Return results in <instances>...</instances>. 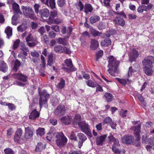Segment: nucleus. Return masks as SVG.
<instances>
[{"mask_svg":"<svg viewBox=\"0 0 154 154\" xmlns=\"http://www.w3.org/2000/svg\"><path fill=\"white\" fill-rule=\"evenodd\" d=\"M22 133V131L21 128L17 129L14 137V140L15 142H17L19 141Z\"/></svg>","mask_w":154,"mask_h":154,"instance_id":"4be33fe9","label":"nucleus"},{"mask_svg":"<svg viewBox=\"0 0 154 154\" xmlns=\"http://www.w3.org/2000/svg\"><path fill=\"white\" fill-rule=\"evenodd\" d=\"M57 41L59 44L64 45H67L68 44V41L66 38H60L58 39Z\"/></svg>","mask_w":154,"mask_h":154,"instance_id":"2f4dec72","label":"nucleus"},{"mask_svg":"<svg viewBox=\"0 0 154 154\" xmlns=\"http://www.w3.org/2000/svg\"><path fill=\"white\" fill-rule=\"evenodd\" d=\"M62 69L66 72H71L74 71L75 70V69H72L70 68H67L65 67H63L61 68Z\"/></svg>","mask_w":154,"mask_h":154,"instance_id":"6e6d98bb","label":"nucleus"},{"mask_svg":"<svg viewBox=\"0 0 154 154\" xmlns=\"http://www.w3.org/2000/svg\"><path fill=\"white\" fill-rule=\"evenodd\" d=\"M27 28V26L25 24H22L18 26L17 30L18 32H23Z\"/></svg>","mask_w":154,"mask_h":154,"instance_id":"79ce46f5","label":"nucleus"},{"mask_svg":"<svg viewBox=\"0 0 154 154\" xmlns=\"http://www.w3.org/2000/svg\"><path fill=\"white\" fill-rule=\"evenodd\" d=\"M42 42L47 45L49 43V38L47 35L45 34L43 35L42 39Z\"/></svg>","mask_w":154,"mask_h":154,"instance_id":"de8ad7c7","label":"nucleus"},{"mask_svg":"<svg viewBox=\"0 0 154 154\" xmlns=\"http://www.w3.org/2000/svg\"><path fill=\"white\" fill-rule=\"evenodd\" d=\"M148 138V136L146 134H144L143 135L142 137V142L143 143H146Z\"/></svg>","mask_w":154,"mask_h":154,"instance_id":"338daca9","label":"nucleus"},{"mask_svg":"<svg viewBox=\"0 0 154 154\" xmlns=\"http://www.w3.org/2000/svg\"><path fill=\"white\" fill-rule=\"evenodd\" d=\"M39 14L42 18H47L49 16L50 12L48 9L44 8L39 11Z\"/></svg>","mask_w":154,"mask_h":154,"instance_id":"ddd939ff","label":"nucleus"},{"mask_svg":"<svg viewBox=\"0 0 154 154\" xmlns=\"http://www.w3.org/2000/svg\"><path fill=\"white\" fill-rule=\"evenodd\" d=\"M21 9L24 15L26 17H29L30 19H34L35 18L34 12L32 9L29 6H22Z\"/></svg>","mask_w":154,"mask_h":154,"instance_id":"7ed1b4c3","label":"nucleus"},{"mask_svg":"<svg viewBox=\"0 0 154 154\" xmlns=\"http://www.w3.org/2000/svg\"><path fill=\"white\" fill-rule=\"evenodd\" d=\"M64 63L66 64V66L72 69H75V70H76V68L73 67L72 61L70 59L65 60Z\"/></svg>","mask_w":154,"mask_h":154,"instance_id":"473e14b6","label":"nucleus"},{"mask_svg":"<svg viewBox=\"0 0 154 154\" xmlns=\"http://www.w3.org/2000/svg\"><path fill=\"white\" fill-rule=\"evenodd\" d=\"M104 96L106 98V101L107 102L111 101L113 99V97L112 95L109 93H105Z\"/></svg>","mask_w":154,"mask_h":154,"instance_id":"c9c22d12","label":"nucleus"},{"mask_svg":"<svg viewBox=\"0 0 154 154\" xmlns=\"http://www.w3.org/2000/svg\"><path fill=\"white\" fill-rule=\"evenodd\" d=\"M70 138L72 140H77L76 135L73 131L71 132L70 135Z\"/></svg>","mask_w":154,"mask_h":154,"instance_id":"e2e57ef3","label":"nucleus"},{"mask_svg":"<svg viewBox=\"0 0 154 154\" xmlns=\"http://www.w3.org/2000/svg\"><path fill=\"white\" fill-rule=\"evenodd\" d=\"M72 119L71 116H67L61 118V120L62 123L66 125H68L70 124Z\"/></svg>","mask_w":154,"mask_h":154,"instance_id":"412c9836","label":"nucleus"},{"mask_svg":"<svg viewBox=\"0 0 154 154\" xmlns=\"http://www.w3.org/2000/svg\"><path fill=\"white\" fill-rule=\"evenodd\" d=\"M137 11L140 13H142L144 11H147L146 6L144 5H142L140 6L137 9Z\"/></svg>","mask_w":154,"mask_h":154,"instance_id":"72a5a7b5","label":"nucleus"},{"mask_svg":"<svg viewBox=\"0 0 154 154\" xmlns=\"http://www.w3.org/2000/svg\"><path fill=\"white\" fill-rule=\"evenodd\" d=\"M55 142L57 145L59 147L64 146L67 143V139L64 134L61 132L55 134Z\"/></svg>","mask_w":154,"mask_h":154,"instance_id":"f03ea898","label":"nucleus"},{"mask_svg":"<svg viewBox=\"0 0 154 154\" xmlns=\"http://www.w3.org/2000/svg\"><path fill=\"white\" fill-rule=\"evenodd\" d=\"M63 47L61 45H58L54 47V50L56 53L60 54L63 52Z\"/></svg>","mask_w":154,"mask_h":154,"instance_id":"a878e982","label":"nucleus"},{"mask_svg":"<svg viewBox=\"0 0 154 154\" xmlns=\"http://www.w3.org/2000/svg\"><path fill=\"white\" fill-rule=\"evenodd\" d=\"M104 124L110 125L113 129L115 128L116 125L113 123L112 119L109 117H107L105 118L103 120Z\"/></svg>","mask_w":154,"mask_h":154,"instance_id":"4468645a","label":"nucleus"},{"mask_svg":"<svg viewBox=\"0 0 154 154\" xmlns=\"http://www.w3.org/2000/svg\"><path fill=\"white\" fill-rule=\"evenodd\" d=\"M66 109L63 105H60L57 106L54 111V115L57 117H60L65 114Z\"/></svg>","mask_w":154,"mask_h":154,"instance_id":"0eeeda50","label":"nucleus"},{"mask_svg":"<svg viewBox=\"0 0 154 154\" xmlns=\"http://www.w3.org/2000/svg\"><path fill=\"white\" fill-rule=\"evenodd\" d=\"M25 131L24 137L25 140L30 139L32 136L33 129L32 127L28 126L25 128Z\"/></svg>","mask_w":154,"mask_h":154,"instance_id":"9d476101","label":"nucleus"},{"mask_svg":"<svg viewBox=\"0 0 154 154\" xmlns=\"http://www.w3.org/2000/svg\"><path fill=\"white\" fill-rule=\"evenodd\" d=\"M141 125L138 124L136 126H134L131 127L130 129L134 131V135L136 138V140L139 141L140 139V133Z\"/></svg>","mask_w":154,"mask_h":154,"instance_id":"423d86ee","label":"nucleus"},{"mask_svg":"<svg viewBox=\"0 0 154 154\" xmlns=\"http://www.w3.org/2000/svg\"><path fill=\"white\" fill-rule=\"evenodd\" d=\"M152 67H143L145 73L148 75H152Z\"/></svg>","mask_w":154,"mask_h":154,"instance_id":"c756f323","label":"nucleus"},{"mask_svg":"<svg viewBox=\"0 0 154 154\" xmlns=\"http://www.w3.org/2000/svg\"><path fill=\"white\" fill-rule=\"evenodd\" d=\"M20 42V40L19 39H17L15 41L13 46V48L14 49H15L18 48Z\"/></svg>","mask_w":154,"mask_h":154,"instance_id":"5fc2aeb1","label":"nucleus"},{"mask_svg":"<svg viewBox=\"0 0 154 154\" xmlns=\"http://www.w3.org/2000/svg\"><path fill=\"white\" fill-rule=\"evenodd\" d=\"M77 136L79 139L81 141H85L87 139L86 136L82 133H78Z\"/></svg>","mask_w":154,"mask_h":154,"instance_id":"49530a36","label":"nucleus"},{"mask_svg":"<svg viewBox=\"0 0 154 154\" xmlns=\"http://www.w3.org/2000/svg\"><path fill=\"white\" fill-rule=\"evenodd\" d=\"M54 134L53 133L49 132L47 134L46 138L48 140L51 141L53 137Z\"/></svg>","mask_w":154,"mask_h":154,"instance_id":"680f3d73","label":"nucleus"},{"mask_svg":"<svg viewBox=\"0 0 154 154\" xmlns=\"http://www.w3.org/2000/svg\"><path fill=\"white\" fill-rule=\"evenodd\" d=\"M44 129L39 128L36 131V134L38 137H41L45 134Z\"/></svg>","mask_w":154,"mask_h":154,"instance_id":"f704fd0d","label":"nucleus"},{"mask_svg":"<svg viewBox=\"0 0 154 154\" xmlns=\"http://www.w3.org/2000/svg\"><path fill=\"white\" fill-rule=\"evenodd\" d=\"M5 32L7 34V38H9L12 35V28L10 26H8L5 29Z\"/></svg>","mask_w":154,"mask_h":154,"instance_id":"bb28decb","label":"nucleus"},{"mask_svg":"<svg viewBox=\"0 0 154 154\" xmlns=\"http://www.w3.org/2000/svg\"><path fill=\"white\" fill-rule=\"evenodd\" d=\"M134 137L132 135H125L122 139V142L125 144H131L134 140Z\"/></svg>","mask_w":154,"mask_h":154,"instance_id":"f8f14e48","label":"nucleus"},{"mask_svg":"<svg viewBox=\"0 0 154 154\" xmlns=\"http://www.w3.org/2000/svg\"><path fill=\"white\" fill-rule=\"evenodd\" d=\"M100 19V17L98 16H91L90 19V23L92 24L95 23L99 21Z\"/></svg>","mask_w":154,"mask_h":154,"instance_id":"c85d7f7f","label":"nucleus"},{"mask_svg":"<svg viewBox=\"0 0 154 154\" xmlns=\"http://www.w3.org/2000/svg\"><path fill=\"white\" fill-rule=\"evenodd\" d=\"M111 44V40L108 38H105L104 40L101 42V45L102 46H108Z\"/></svg>","mask_w":154,"mask_h":154,"instance_id":"393cba45","label":"nucleus"},{"mask_svg":"<svg viewBox=\"0 0 154 154\" xmlns=\"http://www.w3.org/2000/svg\"><path fill=\"white\" fill-rule=\"evenodd\" d=\"M44 148L43 145L41 143H38L36 146L35 151L36 152H40Z\"/></svg>","mask_w":154,"mask_h":154,"instance_id":"a18cd8bd","label":"nucleus"},{"mask_svg":"<svg viewBox=\"0 0 154 154\" xmlns=\"http://www.w3.org/2000/svg\"><path fill=\"white\" fill-rule=\"evenodd\" d=\"M87 85L92 88H95L96 86V84L91 80H88L86 82Z\"/></svg>","mask_w":154,"mask_h":154,"instance_id":"a19ab883","label":"nucleus"},{"mask_svg":"<svg viewBox=\"0 0 154 154\" xmlns=\"http://www.w3.org/2000/svg\"><path fill=\"white\" fill-rule=\"evenodd\" d=\"M48 5H46L48 6H50L52 9L55 8V0H48Z\"/></svg>","mask_w":154,"mask_h":154,"instance_id":"4c0bfd02","label":"nucleus"},{"mask_svg":"<svg viewBox=\"0 0 154 154\" xmlns=\"http://www.w3.org/2000/svg\"><path fill=\"white\" fill-rule=\"evenodd\" d=\"M12 8L14 12L16 14H22L19 5L16 3H14L12 5Z\"/></svg>","mask_w":154,"mask_h":154,"instance_id":"b1692460","label":"nucleus"},{"mask_svg":"<svg viewBox=\"0 0 154 154\" xmlns=\"http://www.w3.org/2000/svg\"><path fill=\"white\" fill-rule=\"evenodd\" d=\"M78 8L79 9L80 11H82L84 8V6L82 2L80 1H79L77 5Z\"/></svg>","mask_w":154,"mask_h":154,"instance_id":"864d4df0","label":"nucleus"},{"mask_svg":"<svg viewBox=\"0 0 154 154\" xmlns=\"http://www.w3.org/2000/svg\"><path fill=\"white\" fill-rule=\"evenodd\" d=\"M138 56L139 54L137 51L135 49H133L129 56V60L131 62L134 61Z\"/></svg>","mask_w":154,"mask_h":154,"instance_id":"dca6fc26","label":"nucleus"},{"mask_svg":"<svg viewBox=\"0 0 154 154\" xmlns=\"http://www.w3.org/2000/svg\"><path fill=\"white\" fill-rule=\"evenodd\" d=\"M82 131L87 134H91V132L88 125L84 122H82L79 126Z\"/></svg>","mask_w":154,"mask_h":154,"instance_id":"9b49d317","label":"nucleus"},{"mask_svg":"<svg viewBox=\"0 0 154 154\" xmlns=\"http://www.w3.org/2000/svg\"><path fill=\"white\" fill-rule=\"evenodd\" d=\"M99 46L98 41L95 39H92L91 41L90 48L92 50H95L97 49Z\"/></svg>","mask_w":154,"mask_h":154,"instance_id":"2eb2a0df","label":"nucleus"},{"mask_svg":"<svg viewBox=\"0 0 154 154\" xmlns=\"http://www.w3.org/2000/svg\"><path fill=\"white\" fill-rule=\"evenodd\" d=\"M72 30V28L70 26L68 27L67 28L65 26L62 28L61 32L63 34H67V37L68 38L71 34Z\"/></svg>","mask_w":154,"mask_h":154,"instance_id":"6ab92c4d","label":"nucleus"},{"mask_svg":"<svg viewBox=\"0 0 154 154\" xmlns=\"http://www.w3.org/2000/svg\"><path fill=\"white\" fill-rule=\"evenodd\" d=\"M65 0H57V5L60 7H62L65 4Z\"/></svg>","mask_w":154,"mask_h":154,"instance_id":"bf43d9fd","label":"nucleus"},{"mask_svg":"<svg viewBox=\"0 0 154 154\" xmlns=\"http://www.w3.org/2000/svg\"><path fill=\"white\" fill-rule=\"evenodd\" d=\"M65 81L63 79H61L57 86V88L59 89L63 88L65 86Z\"/></svg>","mask_w":154,"mask_h":154,"instance_id":"e433bc0d","label":"nucleus"},{"mask_svg":"<svg viewBox=\"0 0 154 154\" xmlns=\"http://www.w3.org/2000/svg\"><path fill=\"white\" fill-rule=\"evenodd\" d=\"M51 28L53 30L56 32H58L59 31V26L57 25H52Z\"/></svg>","mask_w":154,"mask_h":154,"instance_id":"052dcab7","label":"nucleus"},{"mask_svg":"<svg viewBox=\"0 0 154 154\" xmlns=\"http://www.w3.org/2000/svg\"><path fill=\"white\" fill-rule=\"evenodd\" d=\"M30 55L32 57H34L37 58L39 56V54L38 53L35 51L31 52Z\"/></svg>","mask_w":154,"mask_h":154,"instance_id":"3c124183","label":"nucleus"},{"mask_svg":"<svg viewBox=\"0 0 154 154\" xmlns=\"http://www.w3.org/2000/svg\"><path fill=\"white\" fill-rule=\"evenodd\" d=\"M4 151L5 154H14V151L12 150L9 148H7L4 149Z\"/></svg>","mask_w":154,"mask_h":154,"instance_id":"8fccbe9b","label":"nucleus"},{"mask_svg":"<svg viewBox=\"0 0 154 154\" xmlns=\"http://www.w3.org/2000/svg\"><path fill=\"white\" fill-rule=\"evenodd\" d=\"M109 64L108 67L109 69L107 71L110 75H112L113 72H115L119 64V62L113 56H110L109 57Z\"/></svg>","mask_w":154,"mask_h":154,"instance_id":"f257e3e1","label":"nucleus"},{"mask_svg":"<svg viewBox=\"0 0 154 154\" xmlns=\"http://www.w3.org/2000/svg\"><path fill=\"white\" fill-rule=\"evenodd\" d=\"M84 8L85 12L86 13L91 12L93 9L91 6L89 4H85Z\"/></svg>","mask_w":154,"mask_h":154,"instance_id":"7c9ffc66","label":"nucleus"},{"mask_svg":"<svg viewBox=\"0 0 154 154\" xmlns=\"http://www.w3.org/2000/svg\"><path fill=\"white\" fill-rule=\"evenodd\" d=\"M154 63V57L152 56H149L146 59L142 61L143 67H152V63Z\"/></svg>","mask_w":154,"mask_h":154,"instance_id":"6e6552de","label":"nucleus"},{"mask_svg":"<svg viewBox=\"0 0 154 154\" xmlns=\"http://www.w3.org/2000/svg\"><path fill=\"white\" fill-rule=\"evenodd\" d=\"M116 79L118 82L122 85H125L127 84V81L129 82H130L128 79H127L126 80L124 79H121L119 78H116Z\"/></svg>","mask_w":154,"mask_h":154,"instance_id":"09e8293b","label":"nucleus"},{"mask_svg":"<svg viewBox=\"0 0 154 154\" xmlns=\"http://www.w3.org/2000/svg\"><path fill=\"white\" fill-rule=\"evenodd\" d=\"M20 49L23 52L24 55L25 56H27L28 54L27 52L29 51L28 48L26 47L24 45H23L21 46Z\"/></svg>","mask_w":154,"mask_h":154,"instance_id":"37998d69","label":"nucleus"},{"mask_svg":"<svg viewBox=\"0 0 154 154\" xmlns=\"http://www.w3.org/2000/svg\"><path fill=\"white\" fill-rule=\"evenodd\" d=\"M51 103L52 105L54 106L56 105L58 103V100L56 97H53L51 98Z\"/></svg>","mask_w":154,"mask_h":154,"instance_id":"13d9d810","label":"nucleus"},{"mask_svg":"<svg viewBox=\"0 0 154 154\" xmlns=\"http://www.w3.org/2000/svg\"><path fill=\"white\" fill-rule=\"evenodd\" d=\"M106 27L105 24L103 23H100L98 26V28L100 30H102L105 29Z\"/></svg>","mask_w":154,"mask_h":154,"instance_id":"0e129e2a","label":"nucleus"},{"mask_svg":"<svg viewBox=\"0 0 154 154\" xmlns=\"http://www.w3.org/2000/svg\"><path fill=\"white\" fill-rule=\"evenodd\" d=\"M112 149L115 153H120L121 152V151L116 147L114 146H112Z\"/></svg>","mask_w":154,"mask_h":154,"instance_id":"774afa93","label":"nucleus"},{"mask_svg":"<svg viewBox=\"0 0 154 154\" xmlns=\"http://www.w3.org/2000/svg\"><path fill=\"white\" fill-rule=\"evenodd\" d=\"M7 66L6 63L2 60H0V70L5 72L7 69Z\"/></svg>","mask_w":154,"mask_h":154,"instance_id":"cd10ccee","label":"nucleus"},{"mask_svg":"<svg viewBox=\"0 0 154 154\" xmlns=\"http://www.w3.org/2000/svg\"><path fill=\"white\" fill-rule=\"evenodd\" d=\"M113 21L115 23L121 26H124L125 24L123 19L119 16H116Z\"/></svg>","mask_w":154,"mask_h":154,"instance_id":"a211bd4d","label":"nucleus"},{"mask_svg":"<svg viewBox=\"0 0 154 154\" xmlns=\"http://www.w3.org/2000/svg\"><path fill=\"white\" fill-rule=\"evenodd\" d=\"M53 55L52 54H50L48 56V63L47 65L50 66H51L53 64Z\"/></svg>","mask_w":154,"mask_h":154,"instance_id":"ea45409f","label":"nucleus"},{"mask_svg":"<svg viewBox=\"0 0 154 154\" xmlns=\"http://www.w3.org/2000/svg\"><path fill=\"white\" fill-rule=\"evenodd\" d=\"M39 116V113L36 109L33 110L29 116V119H30L34 120L38 118Z\"/></svg>","mask_w":154,"mask_h":154,"instance_id":"5701e85b","label":"nucleus"},{"mask_svg":"<svg viewBox=\"0 0 154 154\" xmlns=\"http://www.w3.org/2000/svg\"><path fill=\"white\" fill-rule=\"evenodd\" d=\"M20 61L17 59L16 60L15 62L14 67V68L16 71L17 70V68L20 66Z\"/></svg>","mask_w":154,"mask_h":154,"instance_id":"4d7b16f0","label":"nucleus"},{"mask_svg":"<svg viewBox=\"0 0 154 154\" xmlns=\"http://www.w3.org/2000/svg\"><path fill=\"white\" fill-rule=\"evenodd\" d=\"M81 117L80 115H76L74 118L72 122L73 124L74 125L76 126L77 125L79 126L82 122H81Z\"/></svg>","mask_w":154,"mask_h":154,"instance_id":"aec40b11","label":"nucleus"},{"mask_svg":"<svg viewBox=\"0 0 154 154\" xmlns=\"http://www.w3.org/2000/svg\"><path fill=\"white\" fill-rule=\"evenodd\" d=\"M107 137L106 134L98 137L96 139V142L97 145L101 146L103 144V142Z\"/></svg>","mask_w":154,"mask_h":154,"instance_id":"f3484780","label":"nucleus"},{"mask_svg":"<svg viewBox=\"0 0 154 154\" xmlns=\"http://www.w3.org/2000/svg\"><path fill=\"white\" fill-rule=\"evenodd\" d=\"M103 51L102 50H100L97 53L96 61H98L99 58L101 57L103 55Z\"/></svg>","mask_w":154,"mask_h":154,"instance_id":"603ef678","label":"nucleus"},{"mask_svg":"<svg viewBox=\"0 0 154 154\" xmlns=\"http://www.w3.org/2000/svg\"><path fill=\"white\" fill-rule=\"evenodd\" d=\"M26 42H34L35 39L33 38L31 33L29 34L26 37Z\"/></svg>","mask_w":154,"mask_h":154,"instance_id":"58836bf2","label":"nucleus"},{"mask_svg":"<svg viewBox=\"0 0 154 154\" xmlns=\"http://www.w3.org/2000/svg\"><path fill=\"white\" fill-rule=\"evenodd\" d=\"M109 142L112 143L113 141L116 139L113 137V135H112L111 134L108 137Z\"/></svg>","mask_w":154,"mask_h":154,"instance_id":"69168bd1","label":"nucleus"},{"mask_svg":"<svg viewBox=\"0 0 154 154\" xmlns=\"http://www.w3.org/2000/svg\"><path fill=\"white\" fill-rule=\"evenodd\" d=\"M57 12L56 11H53L50 12L49 17L47 20V22L49 24L52 23H58L60 22V20H57L54 19L55 17L57 16Z\"/></svg>","mask_w":154,"mask_h":154,"instance_id":"39448f33","label":"nucleus"},{"mask_svg":"<svg viewBox=\"0 0 154 154\" xmlns=\"http://www.w3.org/2000/svg\"><path fill=\"white\" fill-rule=\"evenodd\" d=\"M40 98L39 101V104L40 108H41L44 104H46L47 102V98L49 97V94L46 93L45 90L42 91L40 93H39Z\"/></svg>","mask_w":154,"mask_h":154,"instance_id":"20e7f679","label":"nucleus"},{"mask_svg":"<svg viewBox=\"0 0 154 154\" xmlns=\"http://www.w3.org/2000/svg\"><path fill=\"white\" fill-rule=\"evenodd\" d=\"M13 76L14 79L21 81L23 82H26L28 80L27 76L21 73H14L13 74Z\"/></svg>","mask_w":154,"mask_h":154,"instance_id":"1a4fd4ad","label":"nucleus"},{"mask_svg":"<svg viewBox=\"0 0 154 154\" xmlns=\"http://www.w3.org/2000/svg\"><path fill=\"white\" fill-rule=\"evenodd\" d=\"M90 32L92 35L94 36H96L100 35L101 34V33H100L98 31L92 28L90 29Z\"/></svg>","mask_w":154,"mask_h":154,"instance_id":"c03bdc74","label":"nucleus"}]
</instances>
